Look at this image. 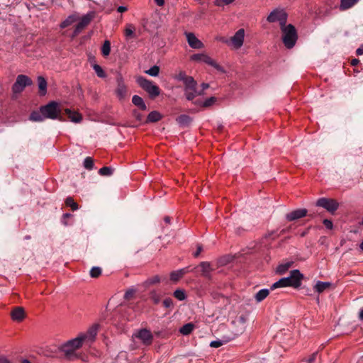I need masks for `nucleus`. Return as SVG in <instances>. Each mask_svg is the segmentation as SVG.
I'll return each mask as SVG.
<instances>
[{"label": "nucleus", "instance_id": "37998d69", "mask_svg": "<svg viewBox=\"0 0 363 363\" xmlns=\"http://www.w3.org/2000/svg\"><path fill=\"white\" fill-rule=\"evenodd\" d=\"M235 0H215L214 4L218 7H223L224 6L231 4Z\"/></svg>", "mask_w": 363, "mask_h": 363}, {"label": "nucleus", "instance_id": "09e8293b", "mask_svg": "<svg viewBox=\"0 0 363 363\" xmlns=\"http://www.w3.org/2000/svg\"><path fill=\"white\" fill-rule=\"evenodd\" d=\"M211 66L214 67L216 70H218L220 73H225V70L223 67L216 63L213 60H212V63L210 64Z\"/></svg>", "mask_w": 363, "mask_h": 363}, {"label": "nucleus", "instance_id": "f704fd0d", "mask_svg": "<svg viewBox=\"0 0 363 363\" xmlns=\"http://www.w3.org/2000/svg\"><path fill=\"white\" fill-rule=\"evenodd\" d=\"M193 328H194L193 324L187 323V324H185L184 325H183L180 328L179 332L184 335H187L191 333V331L193 330Z\"/></svg>", "mask_w": 363, "mask_h": 363}, {"label": "nucleus", "instance_id": "f03ea898", "mask_svg": "<svg viewBox=\"0 0 363 363\" xmlns=\"http://www.w3.org/2000/svg\"><path fill=\"white\" fill-rule=\"evenodd\" d=\"M282 33V41L285 47L288 49H291L294 47L297 39L298 35L295 27L291 25H286L281 26Z\"/></svg>", "mask_w": 363, "mask_h": 363}, {"label": "nucleus", "instance_id": "c756f323", "mask_svg": "<svg viewBox=\"0 0 363 363\" xmlns=\"http://www.w3.org/2000/svg\"><path fill=\"white\" fill-rule=\"evenodd\" d=\"M161 118H162V115L159 112H157L156 111H151L148 114L147 121V122L154 123V122H157Z\"/></svg>", "mask_w": 363, "mask_h": 363}, {"label": "nucleus", "instance_id": "4c0bfd02", "mask_svg": "<svg viewBox=\"0 0 363 363\" xmlns=\"http://www.w3.org/2000/svg\"><path fill=\"white\" fill-rule=\"evenodd\" d=\"M160 72V67L157 65L151 67L149 69L145 71V73L152 77H157Z\"/></svg>", "mask_w": 363, "mask_h": 363}, {"label": "nucleus", "instance_id": "f8f14e48", "mask_svg": "<svg viewBox=\"0 0 363 363\" xmlns=\"http://www.w3.org/2000/svg\"><path fill=\"white\" fill-rule=\"evenodd\" d=\"M117 82V88L115 91L116 96L119 100L122 101L125 99L127 96L128 90L127 86H125L123 77L120 75L116 79Z\"/></svg>", "mask_w": 363, "mask_h": 363}, {"label": "nucleus", "instance_id": "a211bd4d", "mask_svg": "<svg viewBox=\"0 0 363 363\" xmlns=\"http://www.w3.org/2000/svg\"><path fill=\"white\" fill-rule=\"evenodd\" d=\"M189 272V267L182 268L176 271H173L170 274V279L173 281L179 280L184 274Z\"/></svg>", "mask_w": 363, "mask_h": 363}, {"label": "nucleus", "instance_id": "680f3d73", "mask_svg": "<svg viewBox=\"0 0 363 363\" xmlns=\"http://www.w3.org/2000/svg\"><path fill=\"white\" fill-rule=\"evenodd\" d=\"M134 116L136 118V119L139 121H140L142 120V116L140 113H138V111H135L134 113Z\"/></svg>", "mask_w": 363, "mask_h": 363}, {"label": "nucleus", "instance_id": "69168bd1", "mask_svg": "<svg viewBox=\"0 0 363 363\" xmlns=\"http://www.w3.org/2000/svg\"><path fill=\"white\" fill-rule=\"evenodd\" d=\"M201 87H202L203 90L206 89L209 87V84L207 83H202Z\"/></svg>", "mask_w": 363, "mask_h": 363}, {"label": "nucleus", "instance_id": "393cba45", "mask_svg": "<svg viewBox=\"0 0 363 363\" xmlns=\"http://www.w3.org/2000/svg\"><path fill=\"white\" fill-rule=\"evenodd\" d=\"M132 102L133 104L138 106L139 108H140L141 110H146L147 109V106H146V104H145L143 98H141L140 96H138V95H134L132 98Z\"/></svg>", "mask_w": 363, "mask_h": 363}, {"label": "nucleus", "instance_id": "2f4dec72", "mask_svg": "<svg viewBox=\"0 0 363 363\" xmlns=\"http://www.w3.org/2000/svg\"><path fill=\"white\" fill-rule=\"evenodd\" d=\"M77 21V17L74 15L69 16L64 21L60 23V27L65 28L69 25L72 24Z\"/></svg>", "mask_w": 363, "mask_h": 363}, {"label": "nucleus", "instance_id": "79ce46f5", "mask_svg": "<svg viewBox=\"0 0 363 363\" xmlns=\"http://www.w3.org/2000/svg\"><path fill=\"white\" fill-rule=\"evenodd\" d=\"M160 281V277L158 275H155L152 277L148 278L145 281V286L152 285L157 284Z\"/></svg>", "mask_w": 363, "mask_h": 363}, {"label": "nucleus", "instance_id": "864d4df0", "mask_svg": "<svg viewBox=\"0 0 363 363\" xmlns=\"http://www.w3.org/2000/svg\"><path fill=\"white\" fill-rule=\"evenodd\" d=\"M323 224L325 226V228L328 229H332L333 227L332 221L330 220H328V219H325L323 220Z\"/></svg>", "mask_w": 363, "mask_h": 363}, {"label": "nucleus", "instance_id": "a18cd8bd", "mask_svg": "<svg viewBox=\"0 0 363 363\" xmlns=\"http://www.w3.org/2000/svg\"><path fill=\"white\" fill-rule=\"evenodd\" d=\"M84 167L86 169H92L94 168V162L90 157H87L84 160Z\"/></svg>", "mask_w": 363, "mask_h": 363}, {"label": "nucleus", "instance_id": "20e7f679", "mask_svg": "<svg viewBox=\"0 0 363 363\" xmlns=\"http://www.w3.org/2000/svg\"><path fill=\"white\" fill-rule=\"evenodd\" d=\"M136 82L142 89L148 93L151 98H155L160 95V91L159 87L144 77H138L136 79Z\"/></svg>", "mask_w": 363, "mask_h": 363}, {"label": "nucleus", "instance_id": "bb28decb", "mask_svg": "<svg viewBox=\"0 0 363 363\" xmlns=\"http://www.w3.org/2000/svg\"><path fill=\"white\" fill-rule=\"evenodd\" d=\"M330 285L331 284L330 282L318 281L314 286V289L318 293H322L326 289L329 288Z\"/></svg>", "mask_w": 363, "mask_h": 363}, {"label": "nucleus", "instance_id": "6e6552de", "mask_svg": "<svg viewBox=\"0 0 363 363\" xmlns=\"http://www.w3.org/2000/svg\"><path fill=\"white\" fill-rule=\"evenodd\" d=\"M245 30L243 28L239 29L230 40L223 38L221 40L226 44H231L235 48L238 49L242 47L244 42Z\"/></svg>", "mask_w": 363, "mask_h": 363}, {"label": "nucleus", "instance_id": "ddd939ff", "mask_svg": "<svg viewBox=\"0 0 363 363\" xmlns=\"http://www.w3.org/2000/svg\"><path fill=\"white\" fill-rule=\"evenodd\" d=\"M99 325L94 324L91 325L85 333H82L80 335L84 342H93L97 335Z\"/></svg>", "mask_w": 363, "mask_h": 363}, {"label": "nucleus", "instance_id": "aec40b11", "mask_svg": "<svg viewBox=\"0 0 363 363\" xmlns=\"http://www.w3.org/2000/svg\"><path fill=\"white\" fill-rule=\"evenodd\" d=\"M65 113L67 114L69 121L73 123H79L82 120V116L80 113L72 111L69 108L65 109Z\"/></svg>", "mask_w": 363, "mask_h": 363}, {"label": "nucleus", "instance_id": "4d7b16f0", "mask_svg": "<svg viewBox=\"0 0 363 363\" xmlns=\"http://www.w3.org/2000/svg\"><path fill=\"white\" fill-rule=\"evenodd\" d=\"M0 363H10V361L7 359L6 357L0 355Z\"/></svg>", "mask_w": 363, "mask_h": 363}, {"label": "nucleus", "instance_id": "7ed1b4c3", "mask_svg": "<svg viewBox=\"0 0 363 363\" xmlns=\"http://www.w3.org/2000/svg\"><path fill=\"white\" fill-rule=\"evenodd\" d=\"M183 84L184 95L188 101H192L196 96L203 94L202 91L197 90V82L192 77H189Z\"/></svg>", "mask_w": 363, "mask_h": 363}, {"label": "nucleus", "instance_id": "7c9ffc66", "mask_svg": "<svg viewBox=\"0 0 363 363\" xmlns=\"http://www.w3.org/2000/svg\"><path fill=\"white\" fill-rule=\"evenodd\" d=\"M216 101V99L213 96L206 99L204 101H196L194 102L196 105H201L203 107H209L213 105Z\"/></svg>", "mask_w": 363, "mask_h": 363}, {"label": "nucleus", "instance_id": "49530a36", "mask_svg": "<svg viewBox=\"0 0 363 363\" xmlns=\"http://www.w3.org/2000/svg\"><path fill=\"white\" fill-rule=\"evenodd\" d=\"M189 76H187L186 73L183 71H180L175 77L174 79L179 82H184L186 80Z\"/></svg>", "mask_w": 363, "mask_h": 363}, {"label": "nucleus", "instance_id": "f257e3e1", "mask_svg": "<svg viewBox=\"0 0 363 363\" xmlns=\"http://www.w3.org/2000/svg\"><path fill=\"white\" fill-rule=\"evenodd\" d=\"M303 274L298 269H293L290 272L289 275L286 277L281 278L274 282L270 287V290L277 288L292 287L298 289L301 286Z\"/></svg>", "mask_w": 363, "mask_h": 363}, {"label": "nucleus", "instance_id": "412c9836", "mask_svg": "<svg viewBox=\"0 0 363 363\" xmlns=\"http://www.w3.org/2000/svg\"><path fill=\"white\" fill-rule=\"evenodd\" d=\"M176 121L181 127H187L191 123L192 119L188 115L182 114L177 117Z\"/></svg>", "mask_w": 363, "mask_h": 363}, {"label": "nucleus", "instance_id": "0e129e2a", "mask_svg": "<svg viewBox=\"0 0 363 363\" xmlns=\"http://www.w3.org/2000/svg\"><path fill=\"white\" fill-rule=\"evenodd\" d=\"M359 62V60L358 59H352V61H351V65H353V66H355L357 65L358 63Z\"/></svg>", "mask_w": 363, "mask_h": 363}, {"label": "nucleus", "instance_id": "dca6fc26", "mask_svg": "<svg viewBox=\"0 0 363 363\" xmlns=\"http://www.w3.org/2000/svg\"><path fill=\"white\" fill-rule=\"evenodd\" d=\"M92 16L86 14L84 16L76 26L73 32V36L78 35L91 21Z\"/></svg>", "mask_w": 363, "mask_h": 363}, {"label": "nucleus", "instance_id": "052dcab7", "mask_svg": "<svg viewBox=\"0 0 363 363\" xmlns=\"http://www.w3.org/2000/svg\"><path fill=\"white\" fill-rule=\"evenodd\" d=\"M201 251H202V246L198 245L197 250L194 254V257H198Z\"/></svg>", "mask_w": 363, "mask_h": 363}, {"label": "nucleus", "instance_id": "de8ad7c7", "mask_svg": "<svg viewBox=\"0 0 363 363\" xmlns=\"http://www.w3.org/2000/svg\"><path fill=\"white\" fill-rule=\"evenodd\" d=\"M150 298L155 304H158L160 302V297L156 291L151 292Z\"/></svg>", "mask_w": 363, "mask_h": 363}, {"label": "nucleus", "instance_id": "1a4fd4ad", "mask_svg": "<svg viewBox=\"0 0 363 363\" xmlns=\"http://www.w3.org/2000/svg\"><path fill=\"white\" fill-rule=\"evenodd\" d=\"M315 204L317 206L322 207L332 213L339 207V203L335 200L325 197L318 199Z\"/></svg>", "mask_w": 363, "mask_h": 363}, {"label": "nucleus", "instance_id": "6e6d98bb", "mask_svg": "<svg viewBox=\"0 0 363 363\" xmlns=\"http://www.w3.org/2000/svg\"><path fill=\"white\" fill-rule=\"evenodd\" d=\"M125 35L127 37H131L133 35V30L130 28H127L125 29Z\"/></svg>", "mask_w": 363, "mask_h": 363}, {"label": "nucleus", "instance_id": "774afa93", "mask_svg": "<svg viewBox=\"0 0 363 363\" xmlns=\"http://www.w3.org/2000/svg\"><path fill=\"white\" fill-rule=\"evenodd\" d=\"M359 249L362 252H363V240L359 244Z\"/></svg>", "mask_w": 363, "mask_h": 363}, {"label": "nucleus", "instance_id": "4be33fe9", "mask_svg": "<svg viewBox=\"0 0 363 363\" xmlns=\"http://www.w3.org/2000/svg\"><path fill=\"white\" fill-rule=\"evenodd\" d=\"M200 267L201 268L202 275L206 278H210L212 271L210 263L208 262H202L200 264Z\"/></svg>", "mask_w": 363, "mask_h": 363}, {"label": "nucleus", "instance_id": "338daca9", "mask_svg": "<svg viewBox=\"0 0 363 363\" xmlns=\"http://www.w3.org/2000/svg\"><path fill=\"white\" fill-rule=\"evenodd\" d=\"M359 318L361 320H363V308L360 310L359 311Z\"/></svg>", "mask_w": 363, "mask_h": 363}, {"label": "nucleus", "instance_id": "603ef678", "mask_svg": "<svg viewBox=\"0 0 363 363\" xmlns=\"http://www.w3.org/2000/svg\"><path fill=\"white\" fill-rule=\"evenodd\" d=\"M318 352H313L306 361L307 363H313L317 357Z\"/></svg>", "mask_w": 363, "mask_h": 363}, {"label": "nucleus", "instance_id": "f3484780", "mask_svg": "<svg viewBox=\"0 0 363 363\" xmlns=\"http://www.w3.org/2000/svg\"><path fill=\"white\" fill-rule=\"evenodd\" d=\"M190 60L191 61L198 62H204L207 65H209L212 63V60L208 55L204 54V53H197L192 55L190 57Z\"/></svg>", "mask_w": 363, "mask_h": 363}, {"label": "nucleus", "instance_id": "13d9d810", "mask_svg": "<svg viewBox=\"0 0 363 363\" xmlns=\"http://www.w3.org/2000/svg\"><path fill=\"white\" fill-rule=\"evenodd\" d=\"M127 7L125 6H120L117 9V11L119 13H123L127 11Z\"/></svg>", "mask_w": 363, "mask_h": 363}, {"label": "nucleus", "instance_id": "bf43d9fd", "mask_svg": "<svg viewBox=\"0 0 363 363\" xmlns=\"http://www.w3.org/2000/svg\"><path fill=\"white\" fill-rule=\"evenodd\" d=\"M356 53L357 55H363V45L357 49Z\"/></svg>", "mask_w": 363, "mask_h": 363}, {"label": "nucleus", "instance_id": "a878e982", "mask_svg": "<svg viewBox=\"0 0 363 363\" xmlns=\"http://www.w3.org/2000/svg\"><path fill=\"white\" fill-rule=\"evenodd\" d=\"M38 85L41 95H45L47 92V82L43 77H38Z\"/></svg>", "mask_w": 363, "mask_h": 363}, {"label": "nucleus", "instance_id": "9b49d317", "mask_svg": "<svg viewBox=\"0 0 363 363\" xmlns=\"http://www.w3.org/2000/svg\"><path fill=\"white\" fill-rule=\"evenodd\" d=\"M133 337L138 339L143 344L145 345H149L152 343L153 335L150 330L143 328L136 330L133 334Z\"/></svg>", "mask_w": 363, "mask_h": 363}, {"label": "nucleus", "instance_id": "473e14b6", "mask_svg": "<svg viewBox=\"0 0 363 363\" xmlns=\"http://www.w3.org/2000/svg\"><path fill=\"white\" fill-rule=\"evenodd\" d=\"M246 322L247 318L245 315H240L235 320L233 321V323L241 325L240 333H242L245 328Z\"/></svg>", "mask_w": 363, "mask_h": 363}, {"label": "nucleus", "instance_id": "423d86ee", "mask_svg": "<svg viewBox=\"0 0 363 363\" xmlns=\"http://www.w3.org/2000/svg\"><path fill=\"white\" fill-rule=\"evenodd\" d=\"M84 342V340L79 335L77 337L72 339L62 345V350L67 354H71L76 350L81 347Z\"/></svg>", "mask_w": 363, "mask_h": 363}, {"label": "nucleus", "instance_id": "39448f33", "mask_svg": "<svg viewBox=\"0 0 363 363\" xmlns=\"http://www.w3.org/2000/svg\"><path fill=\"white\" fill-rule=\"evenodd\" d=\"M40 111L44 114L45 118L62 121V117L59 116L60 110L58 108V104L56 101H50L48 104L41 106Z\"/></svg>", "mask_w": 363, "mask_h": 363}, {"label": "nucleus", "instance_id": "0eeeda50", "mask_svg": "<svg viewBox=\"0 0 363 363\" xmlns=\"http://www.w3.org/2000/svg\"><path fill=\"white\" fill-rule=\"evenodd\" d=\"M267 20L269 23L278 21L280 26H283L286 23L287 14L284 10L274 9L269 14Z\"/></svg>", "mask_w": 363, "mask_h": 363}, {"label": "nucleus", "instance_id": "5701e85b", "mask_svg": "<svg viewBox=\"0 0 363 363\" xmlns=\"http://www.w3.org/2000/svg\"><path fill=\"white\" fill-rule=\"evenodd\" d=\"M29 119L34 122H42L45 119V118L44 114L40 110L33 111L29 116Z\"/></svg>", "mask_w": 363, "mask_h": 363}, {"label": "nucleus", "instance_id": "ea45409f", "mask_svg": "<svg viewBox=\"0 0 363 363\" xmlns=\"http://www.w3.org/2000/svg\"><path fill=\"white\" fill-rule=\"evenodd\" d=\"M113 169L109 167H104L99 171L100 175L102 176H111L113 174Z\"/></svg>", "mask_w": 363, "mask_h": 363}, {"label": "nucleus", "instance_id": "e2e57ef3", "mask_svg": "<svg viewBox=\"0 0 363 363\" xmlns=\"http://www.w3.org/2000/svg\"><path fill=\"white\" fill-rule=\"evenodd\" d=\"M154 1L159 6H162L164 4V0H154Z\"/></svg>", "mask_w": 363, "mask_h": 363}, {"label": "nucleus", "instance_id": "e433bc0d", "mask_svg": "<svg viewBox=\"0 0 363 363\" xmlns=\"http://www.w3.org/2000/svg\"><path fill=\"white\" fill-rule=\"evenodd\" d=\"M92 67L99 77H100V78L106 77V73L100 65H99L97 64H94V65H93Z\"/></svg>", "mask_w": 363, "mask_h": 363}, {"label": "nucleus", "instance_id": "5fc2aeb1", "mask_svg": "<svg viewBox=\"0 0 363 363\" xmlns=\"http://www.w3.org/2000/svg\"><path fill=\"white\" fill-rule=\"evenodd\" d=\"M71 216H72L71 213H64L62 216V223L65 225H67V223L65 220V219H68V218H70Z\"/></svg>", "mask_w": 363, "mask_h": 363}, {"label": "nucleus", "instance_id": "3c124183", "mask_svg": "<svg viewBox=\"0 0 363 363\" xmlns=\"http://www.w3.org/2000/svg\"><path fill=\"white\" fill-rule=\"evenodd\" d=\"M135 292V290L133 289H130L127 290L124 294V298L126 299L130 298Z\"/></svg>", "mask_w": 363, "mask_h": 363}, {"label": "nucleus", "instance_id": "58836bf2", "mask_svg": "<svg viewBox=\"0 0 363 363\" xmlns=\"http://www.w3.org/2000/svg\"><path fill=\"white\" fill-rule=\"evenodd\" d=\"M65 204L67 206L71 207V208L73 211H76L79 208L78 204L76 202H74V201L73 200V199L72 197H67L65 199Z\"/></svg>", "mask_w": 363, "mask_h": 363}, {"label": "nucleus", "instance_id": "c9c22d12", "mask_svg": "<svg viewBox=\"0 0 363 363\" xmlns=\"http://www.w3.org/2000/svg\"><path fill=\"white\" fill-rule=\"evenodd\" d=\"M111 52V43L108 40H105L102 47L101 52L104 56H108Z\"/></svg>", "mask_w": 363, "mask_h": 363}, {"label": "nucleus", "instance_id": "b1692460", "mask_svg": "<svg viewBox=\"0 0 363 363\" xmlns=\"http://www.w3.org/2000/svg\"><path fill=\"white\" fill-rule=\"evenodd\" d=\"M269 294V289H262L259 291H257L255 295V298L257 303L262 301L264 298L267 297Z\"/></svg>", "mask_w": 363, "mask_h": 363}, {"label": "nucleus", "instance_id": "cd10ccee", "mask_svg": "<svg viewBox=\"0 0 363 363\" xmlns=\"http://www.w3.org/2000/svg\"><path fill=\"white\" fill-rule=\"evenodd\" d=\"M292 264H293V262H286L280 264L277 267L276 272L279 274H284L288 271V269L291 267Z\"/></svg>", "mask_w": 363, "mask_h": 363}, {"label": "nucleus", "instance_id": "2eb2a0df", "mask_svg": "<svg viewBox=\"0 0 363 363\" xmlns=\"http://www.w3.org/2000/svg\"><path fill=\"white\" fill-rule=\"evenodd\" d=\"M308 211L306 208H298L287 213L285 218L288 221H294L305 217Z\"/></svg>", "mask_w": 363, "mask_h": 363}, {"label": "nucleus", "instance_id": "6ab92c4d", "mask_svg": "<svg viewBox=\"0 0 363 363\" xmlns=\"http://www.w3.org/2000/svg\"><path fill=\"white\" fill-rule=\"evenodd\" d=\"M11 315L13 320L21 321L25 317L24 310L21 307H16L12 311Z\"/></svg>", "mask_w": 363, "mask_h": 363}, {"label": "nucleus", "instance_id": "a19ab883", "mask_svg": "<svg viewBox=\"0 0 363 363\" xmlns=\"http://www.w3.org/2000/svg\"><path fill=\"white\" fill-rule=\"evenodd\" d=\"M174 296L179 301H183L186 298V294L184 291L179 289L174 291Z\"/></svg>", "mask_w": 363, "mask_h": 363}, {"label": "nucleus", "instance_id": "72a5a7b5", "mask_svg": "<svg viewBox=\"0 0 363 363\" xmlns=\"http://www.w3.org/2000/svg\"><path fill=\"white\" fill-rule=\"evenodd\" d=\"M230 340L231 338L225 339V337H223L222 340H213L211 342L210 346L211 347L218 348L222 346L223 344L227 343Z\"/></svg>", "mask_w": 363, "mask_h": 363}, {"label": "nucleus", "instance_id": "c85d7f7f", "mask_svg": "<svg viewBox=\"0 0 363 363\" xmlns=\"http://www.w3.org/2000/svg\"><path fill=\"white\" fill-rule=\"evenodd\" d=\"M359 0H341L340 9V10H346L352 7Z\"/></svg>", "mask_w": 363, "mask_h": 363}, {"label": "nucleus", "instance_id": "8fccbe9b", "mask_svg": "<svg viewBox=\"0 0 363 363\" xmlns=\"http://www.w3.org/2000/svg\"><path fill=\"white\" fill-rule=\"evenodd\" d=\"M163 305L165 308H170L173 306V301L172 300V298H167L164 300L163 301Z\"/></svg>", "mask_w": 363, "mask_h": 363}, {"label": "nucleus", "instance_id": "c03bdc74", "mask_svg": "<svg viewBox=\"0 0 363 363\" xmlns=\"http://www.w3.org/2000/svg\"><path fill=\"white\" fill-rule=\"evenodd\" d=\"M101 269L99 267H93L90 270V276L92 278H96L101 274Z\"/></svg>", "mask_w": 363, "mask_h": 363}, {"label": "nucleus", "instance_id": "4468645a", "mask_svg": "<svg viewBox=\"0 0 363 363\" xmlns=\"http://www.w3.org/2000/svg\"><path fill=\"white\" fill-rule=\"evenodd\" d=\"M189 45L194 49H201L203 48V43L199 40L193 33L185 32Z\"/></svg>", "mask_w": 363, "mask_h": 363}, {"label": "nucleus", "instance_id": "9d476101", "mask_svg": "<svg viewBox=\"0 0 363 363\" xmlns=\"http://www.w3.org/2000/svg\"><path fill=\"white\" fill-rule=\"evenodd\" d=\"M32 84L31 79L26 75L20 74L17 77L15 83L12 86V90L14 93L21 92L26 86Z\"/></svg>", "mask_w": 363, "mask_h": 363}]
</instances>
